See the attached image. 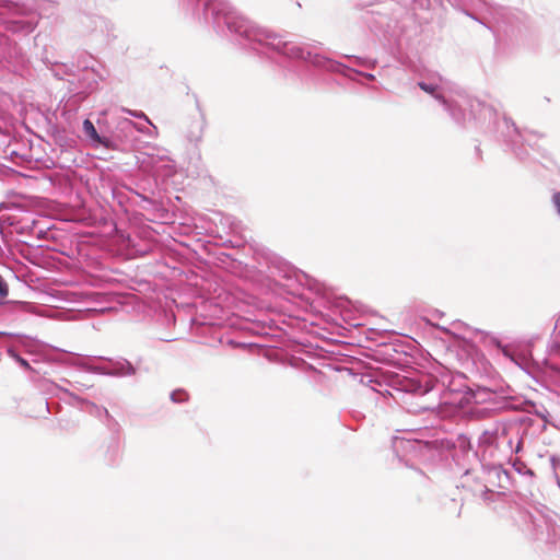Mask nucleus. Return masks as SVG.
I'll list each match as a JSON object with an SVG mask.
<instances>
[{
  "instance_id": "obj_2",
  "label": "nucleus",
  "mask_w": 560,
  "mask_h": 560,
  "mask_svg": "<svg viewBox=\"0 0 560 560\" xmlns=\"http://www.w3.org/2000/svg\"><path fill=\"white\" fill-rule=\"evenodd\" d=\"M418 85H419V88H420L422 91H424V92H427V93L433 94V93L435 92V86H433V85H429V84H427V83H424V82H419V84H418Z\"/></svg>"
},
{
  "instance_id": "obj_4",
  "label": "nucleus",
  "mask_w": 560,
  "mask_h": 560,
  "mask_svg": "<svg viewBox=\"0 0 560 560\" xmlns=\"http://www.w3.org/2000/svg\"><path fill=\"white\" fill-rule=\"evenodd\" d=\"M137 117H144V114L136 115Z\"/></svg>"
},
{
  "instance_id": "obj_3",
  "label": "nucleus",
  "mask_w": 560,
  "mask_h": 560,
  "mask_svg": "<svg viewBox=\"0 0 560 560\" xmlns=\"http://www.w3.org/2000/svg\"><path fill=\"white\" fill-rule=\"evenodd\" d=\"M552 200H553V203H555V206H556V208H557L558 213L560 214V191H559V192H556V194L553 195Z\"/></svg>"
},
{
  "instance_id": "obj_1",
  "label": "nucleus",
  "mask_w": 560,
  "mask_h": 560,
  "mask_svg": "<svg viewBox=\"0 0 560 560\" xmlns=\"http://www.w3.org/2000/svg\"><path fill=\"white\" fill-rule=\"evenodd\" d=\"M82 127H83V131L86 135V137H89L92 141H94V142H96L98 144H102L105 148L109 147V141L107 139H104V138L100 137V135L97 133L93 122L90 119H85L83 121V126Z\"/></svg>"
}]
</instances>
